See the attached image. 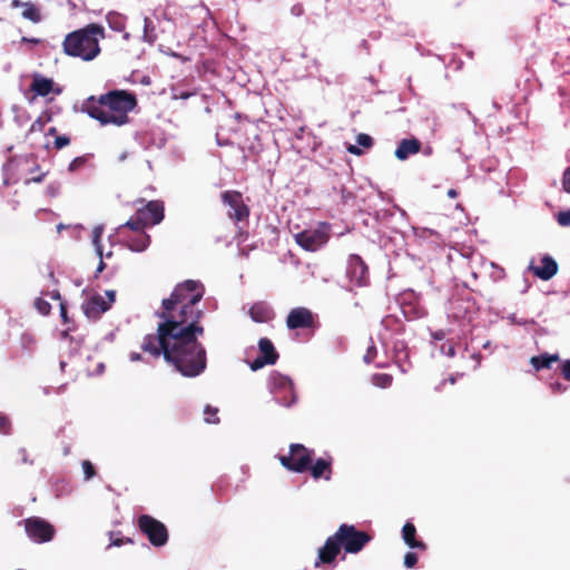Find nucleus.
Wrapping results in <instances>:
<instances>
[{
	"instance_id": "f257e3e1",
	"label": "nucleus",
	"mask_w": 570,
	"mask_h": 570,
	"mask_svg": "<svg viewBox=\"0 0 570 570\" xmlns=\"http://www.w3.org/2000/svg\"><path fill=\"white\" fill-rule=\"evenodd\" d=\"M204 294L205 287L199 281L177 284L170 296L161 301L156 333L146 335L140 346L153 357L163 356L185 377H196L207 366L206 350L198 341L205 332L200 324L204 312L197 307Z\"/></svg>"
},
{
	"instance_id": "f03ea898",
	"label": "nucleus",
	"mask_w": 570,
	"mask_h": 570,
	"mask_svg": "<svg viewBox=\"0 0 570 570\" xmlns=\"http://www.w3.org/2000/svg\"><path fill=\"white\" fill-rule=\"evenodd\" d=\"M137 106L136 96L126 90H110L98 98L90 96L81 104V111L101 125L122 126L129 121L128 114Z\"/></svg>"
},
{
	"instance_id": "7ed1b4c3",
	"label": "nucleus",
	"mask_w": 570,
	"mask_h": 570,
	"mask_svg": "<svg viewBox=\"0 0 570 570\" xmlns=\"http://www.w3.org/2000/svg\"><path fill=\"white\" fill-rule=\"evenodd\" d=\"M105 38V30L97 23L69 32L62 41L63 52L72 58L91 61L101 51L99 41Z\"/></svg>"
},
{
	"instance_id": "20e7f679",
	"label": "nucleus",
	"mask_w": 570,
	"mask_h": 570,
	"mask_svg": "<svg viewBox=\"0 0 570 570\" xmlns=\"http://www.w3.org/2000/svg\"><path fill=\"white\" fill-rule=\"evenodd\" d=\"M334 539L340 542L346 553H358L372 540V537L352 524L343 523L334 533Z\"/></svg>"
},
{
	"instance_id": "39448f33",
	"label": "nucleus",
	"mask_w": 570,
	"mask_h": 570,
	"mask_svg": "<svg viewBox=\"0 0 570 570\" xmlns=\"http://www.w3.org/2000/svg\"><path fill=\"white\" fill-rule=\"evenodd\" d=\"M331 237V225L321 222L315 228L304 229L294 235L296 244L307 252H316L323 247Z\"/></svg>"
},
{
	"instance_id": "423d86ee",
	"label": "nucleus",
	"mask_w": 570,
	"mask_h": 570,
	"mask_svg": "<svg viewBox=\"0 0 570 570\" xmlns=\"http://www.w3.org/2000/svg\"><path fill=\"white\" fill-rule=\"evenodd\" d=\"M313 456L314 450L307 449L301 443H292L289 445V453L287 455H279L278 460L286 470L303 473L308 470Z\"/></svg>"
},
{
	"instance_id": "0eeeda50",
	"label": "nucleus",
	"mask_w": 570,
	"mask_h": 570,
	"mask_svg": "<svg viewBox=\"0 0 570 570\" xmlns=\"http://www.w3.org/2000/svg\"><path fill=\"white\" fill-rule=\"evenodd\" d=\"M139 531L147 537L154 547H163L168 541V530L159 520L149 514H141L137 519Z\"/></svg>"
},
{
	"instance_id": "6e6552de",
	"label": "nucleus",
	"mask_w": 570,
	"mask_h": 570,
	"mask_svg": "<svg viewBox=\"0 0 570 570\" xmlns=\"http://www.w3.org/2000/svg\"><path fill=\"white\" fill-rule=\"evenodd\" d=\"M269 390L277 403L291 406L296 402V393L292 380L278 372H272L268 377Z\"/></svg>"
},
{
	"instance_id": "1a4fd4ad",
	"label": "nucleus",
	"mask_w": 570,
	"mask_h": 570,
	"mask_svg": "<svg viewBox=\"0 0 570 570\" xmlns=\"http://www.w3.org/2000/svg\"><path fill=\"white\" fill-rule=\"evenodd\" d=\"M222 203L228 207L227 217L234 223L247 222L250 215L249 206L244 202L238 190H225L220 194Z\"/></svg>"
},
{
	"instance_id": "9d476101",
	"label": "nucleus",
	"mask_w": 570,
	"mask_h": 570,
	"mask_svg": "<svg viewBox=\"0 0 570 570\" xmlns=\"http://www.w3.org/2000/svg\"><path fill=\"white\" fill-rule=\"evenodd\" d=\"M27 535L37 543L49 542L53 539L55 527L40 517H30L23 520Z\"/></svg>"
},
{
	"instance_id": "9b49d317",
	"label": "nucleus",
	"mask_w": 570,
	"mask_h": 570,
	"mask_svg": "<svg viewBox=\"0 0 570 570\" xmlns=\"http://www.w3.org/2000/svg\"><path fill=\"white\" fill-rule=\"evenodd\" d=\"M316 316L307 307H294L286 317V326L288 330H309L316 327Z\"/></svg>"
},
{
	"instance_id": "f8f14e48",
	"label": "nucleus",
	"mask_w": 570,
	"mask_h": 570,
	"mask_svg": "<svg viewBox=\"0 0 570 570\" xmlns=\"http://www.w3.org/2000/svg\"><path fill=\"white\" fill-rule=\"evenodd\" d=\"M346 276L356 286H365L368 282V267L361 256L352 254L347 259Z\"/></svg>"
},
{
	"instance_id": "ddd939ff",
	"label": "nucleus",
	"mask_w": 570,
	"mask_h": 570,
	"mask_svg": "<svg viewBox=\"0 0 570 570\" xmlns=\"http://www.w3.org/2000/svg\"><path fill=\"white\" fill-rule=\"evenodd\" d=\"M136 214L147 227L158 225L165 217V206L161 200H150L144 207L138 208Z\"/></svg>"
},
{
	"instance_id": "4468645a",
	"label": "nucleus",
	"mask_w": 570,
	"mask_h": 570,
	"mask_svg": "<svg viewBox=\"0 0 570 570\" xmlns=\"http://www.w3.org/2000/svg\"><path fill=\"white\" fill-rule=\"evenodd\" d=\"M342 548L337 540L334 539V534L330 535L323 547L318 549L317 560L315 562V567L320 564H331L335 561L336 557L340 554Z\"/></svg>"
},
{
	"instance_id": "2eb2a0df",
	"label": "nucleus",
	"mask_w": 570,
	"mask_h": 570,
	"mask_svg": "<svg viewBox=\"0 0 570 570\" xmlns=\"http://www.w3.org/2000/svg\"><path fill=\"white\" fill-rule=\"evenodd\" d=\"M82 308L87 317L97 320L102 313L110 308V302H107L101 295L96 294L83 303Z\"/></svg>"
},
{
	"instance_id": "dca6fc26",
	"label": "nucleus",
	"mask_w": 570,
	"mask_h": 570,
	"mask_svg": "<svg viewBox=\"0 0 570 570\" xmlns=\"http://www.w3.org/2000/svg\"><path fill=\"white\" fill-rule=\"evenodd\" d=\"M333 459L331 456L328 458H318L317 460L313 461L311 465H308V470L311 472V475L314 480L324 479L326 481H330L332 479L333 474Z\"/></svg>"
},
{
	"instance_id": "f3484780",
	"label": "nucleus",
	"mask_w": 570,
	"mask_h": 570,
	"mask_svg": "<svg viewBox=\"0 0 570 570\" xmlns=\"http://www.w3.org/2000/svg\"><path fill=\"white\" fill-rule=\"evenodd\" d=\"M529 269L540 279L549 281L558 273V264L551 256L544 255L541 258V266L531 265Z\"/></svg>"
},
{
	"instance_id": "a211bd4d",
	"label": "nucleus",
	"mask_w": 570,
	"mask_h": 570,
	"mask_svg": "<svg viewBox=\"0 0 570 570\" xmlns=\"http://www.w3.org/2000/svg\"><path fill=\"white\" fill-rule=\"evenodd\" d=\"M248 315L256 323H266L274 318L275 313L268 303L259 301L249 307Z\"/></svg>"
},
{
	"instance_id": "6ab92c4d",
	"label": "nucleus",
	"mask_w": 570,
	"mask_h": 570,
	"mask_svg": "<svg viewBox=\"0 0 570 570\" xmlns=\"http://www.w3.org/2000/svg\"><path fill=\"white\" fill-rule=\"evenodd\" d=\"M422 144L416 138H410V139H402L396 149H395V157L399 160H405L410 156L419 154L421 151Z\"/></svg>"
},
{
	"instance_id": "aec40b11",
	"label": "nucleus",
	"mask_w": 570,
	"mask_h": 570,
	"mask_svg": "<svg viewBox=\"0 0 570 570\" xmlns=\"http://www.w3.org/2000/svg\"><path fill=\"white\" fill-rule=\"evenodd\" d=\"M402 538L405 544L411 549L425 551L428 546L422 540L416 539V528L412 522H406L402 528Z\"/></svg>"
},
{
	"instance_id": "412c9836",
	"label": "nucleus",
	"mask_w": 570,
	"mask_h": 570,
	"mask_svg": "<svg viewBox=\"0 0 570 570\" xmlns=\"http://www.w3.org/2000/svg\"><path fill=\"white\" fill-rule=\"evenodd\" d=\"M55 82L50 78H46L39 73L33 75L30 83V90L37 96L46 97L53 91Z\"/></svg>"
},
{
	"instance_id": "4be33fe9",
	"label": "nucleus",
	"mask_w": 570,
	"mask_h": 570,
	"mask_svg": "<svg viewBox=\"0 0 570 570\" xmlns=\"http://www.w3.org/2000/svg\"><path fill=\"white\" fill-rule=\"evenodd\" d=\"M258 350L263 358L268 362V364L273 365L277 362L279 355L276 351L273 342L267 337H262L258 341Z\"/></svg>"
},
{
	"instance_id": "5701e85b",
	"label": "nucleus",
	"mask_w": 570,
	"mask_h": 570,
	"mask_svg": "<svg viewBox=\"0 0 570 570\" xmlns=\"http://www.w3.org/2000/svg\"><path fill=\"white\" fill-rule=\"evenodd\" d=\"M150 244V236L147 233H136L135 236L126 239V245L130 250L144 252Z\"/></svg>"
},
{
	"instance_id": "b1692460",
	"label": "nucleus",
	"mask_w": 570,
	"mask_h": 570,
	"mask_svg": "<svg viewBox=\"0 0 570 570\" xmlns=\"http://www.w3.org/2000/svg\"><path fill=\"white\" fill-rule=\"evenodd\" d=\"M557 361H559V356L557 354L549 355L544 353L538 356H532L530 363L537 371H540L542 368H550L551 365Z\"/></svg>"
},
{
	"instance_id": "393cba45",
	"label": "nucleus",
	"mask_w": 570,
	"mask_h": 570,
	"mask_svg": "<svg viewBox=\"0 0 570 570\" xmlns=\"http://www.w3.org/2000/svg\"><path fill=\"white\" fill-rule=\"evenodd\" d=\"M146 227L147 226L142 223V219H139V216L135 213V215L129 220L118 227V230L119 233H124L126 228H129L135 233H146Z\"/></svg>"
},
{
	"instance_id": "a878e982",
	"label": "nucleus",
	"mask_w": 570,
	"mask_h": 570,
	"mask_svg": "<svg viewBox=\"0 0 570 570\" xmlns=\"http://www.w3.org/2000/svg\"><path fill=\"white\" fill-rule=\"evenodd\" d=\"M21 14L24 19L30 20L33 23H38L41 21V13L39 8L31 2L23 3V10Z\"/></svg>"
},
{
	"instance_id": "bb28decb",
	"label": "nucleus",
	"mask_w": 570,
	"mask_h": 570,
	"mask_svg": "<svg viewBox=\"0 0 570 570\" xmlns=\"http://www.w3.org/2000/svg\"><path fill=\"white\" fill-rule=\"evenodd\" d=\"M372 384L381 389H386L392 385L393 376L387 373H375L371 377Z\"/></svg>"
},
{
	"instance_id": "cd10ccee",
	"label": "nucleus",
	"mask_w": 570,
	"mask_h": 570,
	"mask_svg": "<svg viewBox=\"0 0 570 570\" xmlns=\"http://www.w3.org/2000/svg\"><path fill=\"white\" fill-rule=\"evenodd\" d=\"M217 413H218V409L217 407H213L210 405H206V407L204 410L205 421L207 423H212V424L219 423V417H218Z\"/></svg>"
},
{
	"instance_id": "c85d7f7f",
	"label": "nucleus",
	"mask_w": 570,
	"mask_h": 570,
	"mask_svg": "<svg viewBox=\"0 0 570 570\" xmlns=\"http://www.w3.org/2000/svg\"><path fill=\"white\" fill-rule=\"evenodd\" d=\"M35 306H36L37 311L40 314H42V315H49L50 314L51 305L46 299H43L41 297L37 298L36 302H35Z\"/></svg>"
},
{
	"instance_id": "c756f323",
	"label": "nucleus",
	"mask_w": 570,
	"mask_h": 570,
	"mask_svg": "<svg viewBox=\"0 0 570 570\" xmlns=\"http://www.w3.org/2000/svg\"><path fill=\"white\" fill-rule=\"evenodd\" d=\"M81 465L85 474V480H90L96 475L95 466L89 460H83Z\"/></svg>"
},
{
	"instance_id": "7c9ffc66",
	"label": "nucleus",
	"mask_w": 570,
	"mask_h": 570,
	"mask_svg": "<svg viewBox=\"0 0 570 570\" xmlns=\"http://www.w3.org/2000/svg\"><path fill=\"white\" fill-rule=\"evenodd\" d=\"M88 161V156H79L76 157L70 164H69V171H76L79 168L83 167L86 163Z\"/></svg>"
},
{
	"instance_id": "2f4dec72",
	"label": "nucleus",
	"mask_w": 570,
	"mask_h": 570,
	"mask_svg": "<svg viewBox=\"0 0 570 570\" xmlns=\"http://www.w3.org/2000/svg\"><path fill=\"white\" fill-rule=\"evenodd\" d=\"M356 142L364 148H371L374 145L373 138L367 134H358Z\"/></svg>"
},
{
	"instance_id": "473e14b6",
	"label": "nucleus",
	"mask_w": 570,
	"mask_h": 570,
	"mask_svg": "<svg viewBox=\"0 0 570 570\" xmlns=\"http://www.w3.org/2000/svg\"><path fill=\"white\" fill-rule=\"evenodd\" d=\"M557 222L562 227H569L570 226V209L559 212L556 216Z\"/></svg>"
},
{
	"instance_id": "72a5a7b5",
	"label": "nucleus",
	"mask_w": 570,
	"mask_h": 570,
	"mask_svg": "<svg viewBox=\"0 0 570 570\" xmlns=\"http://www.w3.org/2000/svg\"><path fill=\"white\" fill-rule=\"evenodd\" d=\"M11 431V421L10 419L0 413V433L9 434Z\"/></svg>"
},
{
	"instance_id": "f704fd0d",
	"label": "nucleus",
	"mask_w": 570,
	"mask_h": 570,
	"mask_svg": "<svg viewBox=\"0 0 570 570\" xmlns=\"http://www.w3.org/2000/svg\"><path fill=\"white\" fill-rule=\"evenodd\" d=\"M417 554L415 552L409 551L404 556V566L409 569H412L417 563Z\"/></svg>"
},
{
	"instance_id": "c9c22d12",
	"label": "nucleus",
	"mask_w": 570,
	"mask_h": 570,
	"mask_svg": "<svg viewBox=\"0 0 570 570\" xmlns=\"http://www.w3.org/2000/svg\"><path fill=\"white\" fill-rule=\"evenodd\" d=\"M69 144H70V139H69V137H67L65 135L56 136V139L53 141V146L58 150L62 149L63 147L68 146Z\"/></svg>"
},
{
	"instance_id": "e433bc0d",
	"label": "nucleus",
	"mask_w": 570,
	"mask_h": 570,
	"mask_svg": "<svg viewBox=\"0 0 570 570\" xmlns=\"http://www.w3.org/2000/svg\"><path fill=\"white\" fill-rule=\"evenodd\" d=\"M441 352L449 357H453L455 355V346L451 342H445L441 345Z\"/></svg>"
},
{
	"instance_id": "4c0bfd02",
	"label": "nucleus",
	"mask_w": 570,
	"mask_h": 570,
	"mask_svg": "<svg viewBox=\"0 0 570 570\" xmlns=\"http://www.w3.org/2000/svg\"><path fill=\"white\" fill-rule=\"evenodd\" d=\"M376 354H377L376 347H375L374 343L372 342V344L367 347V351L363 357L364 362L367 364L373 362V360L376 357Z\"/></svg>"
},
{
	"instance_id": "58836bf2",
	"label": "nucleus",
	"mask_w": 570,
	"mask_h": 570,
	"mask_svg": "<svg viewBox=\"0 0 570 570\" xmlns=\"http://www.w3.org/2000/svg\"><path fill=\"white\" fill-rule=\"evenodd\" d=\"M560 373L566 381L570 382V360H566L561 363Z\"/></svg>"
},
{
	"instance_id": "ea45409f",
	"label": "nucleus",
	"mask_w": 570,
	"mask_h": 570,
	"mask_svg": "<svg viewBox=\"0 0 570 570\" xmlns=\"http://www.w3.org/2000/svg\"><path fill=\"white\" fill-rule=\"evenodd\" d=\"M265 365H269V364L262 356L256 357L253 362L249 363V367L252 371H257V370L264 367Z\"/></svg>"
},
{
	"instance_id": "a19ab883",
	"label": "nucleus",
	"mask_w": 570,
	"mask_h": 570,
	"mask_svg": "<svg viewBox=\"0 0 570 570\" xmlns=\"http://www.w3.org/2000/svg\"><path fill=\"white\" fill-rule=\"evenodd\" d=\"M562 187H563L564 191H567L568 194H570V167H568V168L563 171V176H562Z\"/></svg>"
},
{
	"instance_id": "79ce46f5",
	"label": "nucleus",
	"mask_w": 570,
	"mask_h": 570,
	"mask_svg": "<svg viewBox=\"0 0 570 570\" xmlns=\"http://www.w3.org/2000/svg\"><path fill=\"white\" fill-rule=\"evenodd\" d=\"M550 389L553 394L564 393L568 390V387L560 382L551 383Z\"/></svg>"
},
{
	"instance_id": "37998d69",
	"label": "nucleus",
	"mask_w": 570,
	"mask_h": 570,
	"mask_svg": "<svg viewBox=\"0 0 570 570\" xmlns=\"http://www.w3.org/2000/svg\"><path fill=\"white\" fill-rule=\"evenodd\" d=\"M194 95H195V92H190V91L174 90L173 98L174 99H183V100H185V99L190 98Z\"/></svg>"
},
{
	"instance_id": "c03bdc74",
	"label": "nucleus",
	"mask_w": 570,
	"mask_h": 570,
	"mask_svg": "<svg viewBox=\"0 0 570 570\" xmlns=\"http://www.w3.org/2000/svg\"><path fill=\"white\" fill-rule=\"evenodd\" d=\"M128 542L131 543L132 542L131 539H129V538H114L111 535V543H110V546L120 547V546H122L125 543H128Z\"/></svg>"
},
{
	"instance_id": "a18cd8bd",
	"label": "nucleus",
	"mask_w": 570,
	"mask_h": 570,
	"mask_svg": "<svg viewBox=\"0 0 570 570\" xmlns=\"http://www.w3.org/2000/svg\"><path fill=\"white\" fill-rule=\"evenodd\" d=\"M60 316L62 318V322L67 324L69 322V317L67 314V305L65 302H60Z\"/></svg>"
},
{
	"instance_id": "49530a36",
	"label": "nucleus",
	"mask_w": 570,
	"mask_h": 570,
	"mask_svg": "<svg viewBox=\"0 0 570 570\" xmlns=\"http://www.w3.org/2000/svg\"><path fill=\"white\" fill-rule=\"evenodd\" d=\"M346 149L350 154L355 156H361L363 154L362 149L355 145H350Z\"/></svg>"
},
{
	"instance_id": "de8ad7c7",
	"label": "nucleus",
	"mask_w": 570,
	"mask_h": 570,
	"mask_svg": "<svg viewBox=\"0 0 570 570\" xmlns=\"http://www.w3.org/2000/svg\"><path fill=\"white\" fill-rule=\"evenodd\" d=\"M303 6L302 4H295L293 8H292V12L295 14V16H301L303 14Z\"/></svg>"
},
{
	"instance_id": "09e8293b",
	"label": "nucleus",
	"mask_w": 570,
	"mask_h": 570,
	"mask_svg": "<svg viewBox=\"0 0 570 570\" xmlns=\"http://www.w3.org/2000/svg\"><path fill=\"white\" fill-rule=\"evenodd\" d=\"M43 178H45V174H41V175H39V176H38V175H35V177H32V178L30 179V181H33V183H41V181L43 180Z\"/></svg>"
},
{
	"instance_id": "8fccbe9b",
	"label": "nucleus",
	"mask_w": 570,
	"mask_h": 570,
	"mask_svg": "<svg viewBox=\"0 0 570 570\" xmlns=\"http://www.w3.org/2000/svg\"><path fill=\"white\" fill-rule=\"evenodd\" d=\"M107 296H108V301L107 302H110V305L115 302V292L114 291H107L106 292Z\"/></svg>"
},
{
	"instance_id": "3c124183",
	"label": "nucleus",
	"mask_w": 570,
	"mask_h": 570,
	"mask_svg": "<svg viewBox=\"0 0 570 570\" xmlns=\"http://www.w3.org/2000/svg\"><path fill=\"white\" fill-rule=\"evenodd\" d=\"M458 195H459V193H458L455 189H453V188H450V189L448 190V196H449L450 198H455V197H458Z\"/></svg>"
},
{
	"instance_id": "603ef678",
	"label": "nucleus",
	"mask_w": 570,
	"mask_h": 570,
	"mask_svg": "<svg viewBox=\"0 0 570 570\" xmlns=\"http://www.w3.org/2000/svg\"><path fill=\"white\" fill-rule=\"evenodd\" d=\"M151 24V20L148 18H145V37H147L148 29Z\"/></svg>"
},
{
	"instance_id": "864d4df0",
	"label": "nucleus",
	"mask_w": 570,
	"mask_h": 570,
	"mask_svg": "<svg viewBox=\"0 0 570 570\" xmlns=\"http://www.w3.org/2000/svg\"><path fill=\"white\" fill-rule=\"evenodd\" d=\"M51 297L56 301L62 302L61 294L58 291L52 292Z\"/></svg>"
},
{
	"instance_id": "5fc2aeb1",
	"label": "nucleus",
	"mask_w": 570,
	"mask_h": 570,
	"mask_svg": "<svg viewBox=\"0 0 570 570\" xmlns=\"http://www.w3.org/2000/svg\"><path fill=\"white\" fill-rule=\"evenodd\" d=\"M463 374H454V375H451L448 381L451 383V384H454L458 380L459 376H462Z\"/></svg>"
},
{
	"instance_id": "6e6d98bb",
	"label": "nucleus",
	"mask_w": 570,
	"mask_h": 570,
	"mask_svg": "<svg viewBox=\"0 0 570 570\" xmlns=\"http://www.w3.org/2000/svg\"><path fill=\"white\" fill-rule=\"evenodd\" d=\"M23 3H24V2H21L20 0H12L11 6H12L13 8H19V7H22V8H23Z\"/></svg>"
},
{
	"instance_id": "4d7b16f0",
	"label": "nucleus",
	"mask_w": 570,
	"mask_h": 570,
	"mask_svg": "<svg viewBox=\"0 0 570 570\" xmlns=\"http://www.w3.org/2000/svg\"><path fill=\"white\" fill-rule=\"evenodd\" d=\"M22 41L23 42H31V43H38L39 40L38 39H35V38H27V37H23L22 38Z\"/></svg>"
},
{
	"instance_id": "13d9d810",
	"label": "nucleus",
	"mask_w": 570,
	"mask_h": 570,
	"mask_svg": "<svg viewBox=\"0 0 570 570\" xmlns=\"http://www.w3.org/2000/svg\"><path fill=\"white\" fill-rule=\"evenodd\" d=\"M56 134H57V128L56 127H51V128L48 129V132H47L48 136H53Z\"/></svg>"
},
{
	"instance_id": "bf43d9fd",
	"label": "nucleus",
	"mask_w": 570,
	"mask_h": 570,
	"mask_svg": "<svg viewBox=\"0 0 570 570\" xmlns=\"http://www.w3.org/2000/svg\"><path fill=\"white\" fill-rule=\"evenodd\" d=\"M104 268H105V263L102 262V259H100L97 272L100 273V272H102Z\"/></svg>"
},
{
	"instance_id": "052dcab7",
	"label": "nucleus",
	"mask_w": 570,
	"mask_h": 570,
	"mask_svg": "<svg viewBox=\"0 0 570 570\" xmlns=\"http://www.w3.org/2000/svg\"><path fill=\"white\" fill-rule=\"evenodd\" d=\"M131 360H140V355L139 354H132L131 355Z\"/></svg>"
},
{
	"instance_id": "680f3d73",
	"label": "nucleus",
	"mask_w": 570,
	"mask_h": 570,
	"mask_svg": "<svg viewBox=\"0 0 570 570\" xmlns=\"http://www.w3.org/2000/svg\"><path fill=\"white\" fill-rule=\"evenodd\" d=\"M38 124H39V125H41V124H40V120H37L36 122H33V124H32V126H31V130H35L36 125H38Z\"/></svg>"
},
{
	"instance_id": "e2e57ef3",
	"label": "nucleus",
	"mask_w": 570,
	"mask_h": 570,
	"mask_svg": "<svg viewBox=\"0 0 570 570\" xmlns=\"http://www.w3.org/2000/svg\"><path fill=\"white\" fill-rule=\"evenodd\" d=\"M435 337H436V338H442V337H443V335H441V334L436 333V334H435Z\"/></svg>"
},
{
	"instance_id": "0e129e2a",
	"label": "nucleus",
	"mask_w": 570,
	"mask_h": 570,
	"mask_svg": "<svg viewBox=\"0 0 570 570\" xmlns=\"http://www.w3.org/2000/svg\"><path fill=\"white\" fill-rule=\"evenodd\" d=\"M62 335H63V337H67L68 336V332L67 331L62 332Z\"/></svg>"
},
{
	"instance_id": "69168bd1",
	"label": "nucleus",
	"mask_w": 570,
	"mask_h": 570,
	"mask_svg": "<svg viewBox=\"0 0 570 570\" xmlns=\"http://www.w3.org/2000/svg\"><path fill=\"white\" fill-rule=\"evenodd\" d=\"M281 395L282 396H288V392H283Z\"/></svg>"
},
{
	"instance_id": "338daca9",
	"label": "nucleus",
	"mask_w": 570,
	"mask_h": 570,
	"mask_svg": "<svg viewBox=\"0 0 570 570\" xmlns=\"http://www.w3.org/2000/svg\"><path fill=\"white\" fill-rule=\"evenodd\" d=\"M445 381L441 382L439 389H441L444 385Z\"/></svg>"
}]
</instances>
